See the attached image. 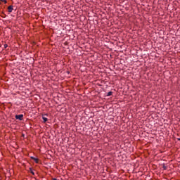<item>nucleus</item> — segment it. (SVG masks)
I'll return each mask as SVG.
<instances>
[{"label": "nucleus", "instance_id": "nucleus-3", "mask_svg": "<svg viewBox=\"0 0 180 180\" xmlns=\"http://www.w3.org/2000/svg\"><path fill=\"white\" fill-rule=\"evenodd\" d=\"M42 119H43L44 123H46V122H47V120H49L47 119V117H42Z\"/></svg>", "mask_w": 180, "mask_h": 180}, {"label": "nucleus", "instance_id": "nucleus-1", "mask_svg": "<svg viewBox=\"0 0 180 180\" xmlns=\"http://www.w3.org/2000/svg\"><path fill=\"white\" fill-rule=\"evenodd\" d=\"M15 119H17L18 120H22L23 119V115H15Z\"/></svg>", "mask_w": 180, "mask_h": 180}, {"label": "nucleus", "instance_id": "nucleus-2", "mask_svg": "<svg viewBox=\"0 0 180 180\" xmlns=\"http://www.w3.org/2000/svg\"><path fill=\"white\" fill-rule=\"evenodd\" d=\"M8 11L10 13H12V11H13V6H9L8 7Z\"/></svg>", "mask_w": 180, "mask_h": 180}, {"label": "nucleus", "instance_id": "nucleus-6", "mask_svg": "<svg viewBox=\"0 0 180 180\" xmlns=\"http://www.w3.org/2000/svg\"><path fill=\"white\" fill-rule=\"evenodd\" d=\"M30 171L32 175H34V172L32 170V168H30Z\"/></svg>", "mask_w": 180, "mask_h": 180}, {"label": "nucleus", "instance_id": "nucleus-9", "mask_svg": "<svg viewBox=\"0 0 180 180\" xmlns=\"http://www.w3.org/2000/svg\"><path fill=\"white\" fill-rule=\"evenodd\" d=\"M32 160H34L36 158L34 157H31Z\"/></svg>", "mask_w": 180, "mask_h": 180}, {"label": "nucleus", "instance_id": "nucleus-5", "mask_svg": "<svg viewBox=\"0 0 180 180\" xmlns=\"http://www.w3.org/2000/svg\"><path fill=\"white\" fill-rule=\"evenodd\" d=\"M34 161L36 162V164H39V159L35 158L34 159Z\"/></svg>", "mask_w": 180, "mask_h": 180}, {"label": "nucleus", "instance_id": "nucleus-11", "mask_svg": "<svg viewBox=\"0 0 180 180\" xmlns=\"http://www.w3.org/2000/svg\"><path fill=\"white\" fill-rule=\"evenodd\" d=\"M53 180H57V179H53Z\"/></svg>", "mask_w": 180, "mask_h": 180}, {"label": "nucleus", "instance_id": "nucleus-4", "mask_svg": "<svg viewBox=\"0 0 180 180\" xmlns=\"http://www.w3.org/2000/svg\"><path fill=\"white\" fill-rule=\"evenodd\" d=\"M113 94V92L110 91L107 94V96H111V95Z\"/></svg>", "mask_w": 180, "mask_h": 180}, {"label": "nucleus", "instance_id": "nucleus-10", "mask_svg": "<svg viewBox=\"0 0 180 180\" xmlns=\"http://www.w3.org/2000/svg\"><path fill=\"white\" fill-rule=\"evenodd\" d=\"M164 169H167V167L163 166Z\"/></svg>", "mask_w": 180, "mask_h": 180}, {"label": "nucleus", "instance_id": "nucleus-8", "mask_svg": "<svg viewBox=\"0 0 180 180\" xmlns=\"http://www.w3.org/2000/svg\"><path fill=\"white\" fill-rule=\"evenodd\" d=\"M6 47H8V44L4 45V49H6Z\"/></svg>", "mask_w": 180, "mask_h": 180}, {"label": "nucleus", "instance_id": "nucleus-7", "mask_svg": "<svg viewBox=\"0 0 180 180\" xmlns=\"http://www.w3.org/2000/svg\"><path fill=\"white\" fill-rule=\"evenodd\" d=\"M1 16V18H5L6 15L5 14L2 13V15Z\"/></svg>", "mask_w": 180, "mask_h": 180}]
</instances>
